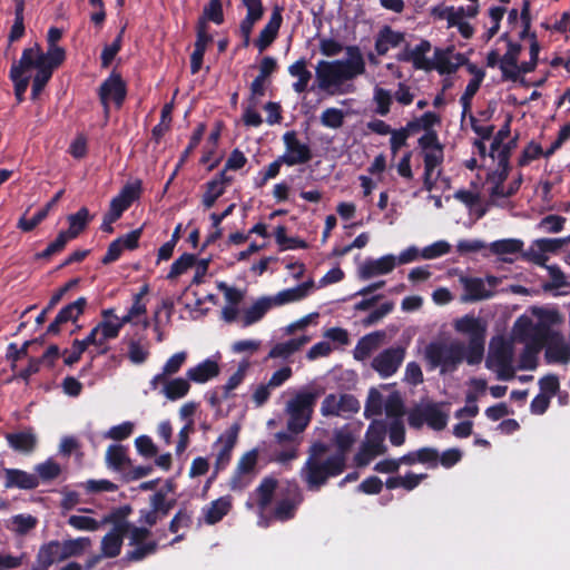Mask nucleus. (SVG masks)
<instances>
[{"label": "nucleus", "mask_w": 570, "mask_h": 570, "mask_svg": "<svg viewBox=\"0 0 570 570\" xmlns=\"http://www.w3.org/2000/svg\"><path fill=\"white\" fill-rule=\"evenodd\" d=\"M562 323V316L556 309L534 307L531 315L518 318L514 335L525 344V355L521 363L523 368L534 366V355L546 346L549 363L567 364L570 361V346L562 334L553 327Z\"/></svg>", "instance_id": "obj_1"}, {"label": "nucleus", "mask_w": 570, "mask_h": 570, "mask_svg": "<svg viewBox=\"0 0 570 570\" xmlns=\"http://www.w3.org/2000/svg\"><path fill=\"white\" fill-rule=\"evenodd\" d=\"M508 31L505 39L508 42V51L501 59V79L510 80L513 82L521 81L522 76L531 71L538 59L539 46L537 41L530 39V59L522 60L518 63L517 58L520 55V47L513 43L514 38H524L528 33L530 20L529 8L527 3L522 4L521 10L512 9L507 18Z\"/></svg>", "instance_id": "obj_2"}, {"label": "nucleus", "mask_w": 570, "mask_h": 570, "mask_svg": "<svg viewBox=\"0 0 570 570\" xmlns=\"http://www.w3.org/2000/svg\"><path fill=\"white\" fill-rule=\"evenodd\" d=\"M347 59L326 61L321 60L315 68L317 88L330 95L332 88L340 87L344 81L352 80L365 72V61L357 46L346 47Z\"/></svg>", "instance_id": "obj_3"}, {"label": "nucleus", "mask_w": 570, "mask_h": 570, "mask_svg": "<svg viewBox=\"0 0 570 570\" xmlns=\"http://www.w3.org/2000/svg\"><path fill=\"white\" fill-rule=\"evenodd\" d=\"M425 358L430 367H439L441 374L452 373L463 361L468 362V348L464 343L459 341L431 342L425 347Z\"/></svg>", "instance_id": "obj_4"}, {"label": "nucleus", "mask_w": 570, "mask_h": 570, "mask_svg": "<svg viewBox=\"0 0 570 570\" xmlns=\"http://www.w3.org/2000/svg\"><path fill=\"white\" fill-rule=\"evenodd\" d=\"M323 393L322 390H301L298 391L293 399H291L286 404V413L288 414V420L286 428L291 432H301L303 433L308 426L312 415L314 413V407L316 405L317 399Z\"/></svg>", "instance_id": "obj_5"}, {"label": "nucleus", "mask_w": 570, "mask_h": 570, "mask_svg": "<svg viewBox=\"0 0 570 570\" xmlns=\"http://www.w3.org/2000/svg\"><path fill=\"white\" fill-rule=\"evenodd\" d=\"M345 470V464L340 456H328L324 461H316L313 458H307L301 469V476L306 483L308 491H320L331 478L342 474Z\"/></svg>", "instance_id": "obj_6"}, {"label": "nucleus", "mask_w": 570, "mask_h": 570, "mask_svg": "<svg viewBox=\"0 0 570 570\" xmlns=\"http://www.w3.org/2000/svg\"><path fill=\"white\" fill-rule=\"evenodd\" d=\"M456 332L469 336L468 364H480L484 355L485 325L473 315H464L454 323Z\"/></svg>", "instance_id": "obj_7"}, {"label": "nucleus", "mask_w": 570, "mask_h": 570, "mask_svg": "<svg viewBox=\"0 0 570 570\" xmlns=\"http://www.w3.org/2000/svg\"><path fill=\"white\" fill-rule=\"evenodd\" d=\"M387 425L383 420H374L367 428L365 440L355 455L357 465L368 464L375 456L386 452L384 444Z\"/></svg>", "instance_id": "obj_8"}, {"label": "nucleus", "mask_w": 570, "mask_h": 570, "mask_svg": "<svg viewBox=\"0 0 570 570\" xmlns=\"http://www.w3.org/2000/svg\"><path fill=\"white\" fill-rule=\"evenodd\" d=\"M303 500L304 495L298 484L296 482L288 483L286 498L276 502L271 517H266L262 513L258 524L261 527L268 528L272 519L281 522L292 520Z\"/></svg>", "instance_id": "obj_9"}, {"label": "nucleus", "mask_w": 570, "mask_h": 570, "mask_svg": "<svg viewBox=\"0 0 570 570\" xmlns=\"http://www.w3.org/2000/svg\"><path fill=\"white\" fill-rule=\"evenodd\" d=\"M301 434V432H291L287 429L275 433L274 439L277 448L272 450L271 460L282 465L296 460L303 441Z\"/></svg>", "instance_id": "obj_10"}, {"label": "nucleus", "mask_w": 570, "mask_h": 570, "mask_svg": "<svg viewBox=\"0 0 570 570\" xmlns=\"http://www.w3.org/2000/svg\"><path fill=\"white\" fill-rule=\"evenodd\" d=\"M62 31L59 28L51 27L47 33L48 49L43 52L39 43H35L31 47L24 48L22 52H27L30 58L38 59L41 57L42 61L49 62L53 66H61L66 60V50L57 46V42L61 39Z\"/></svg>", "instance_id": "obj_11"}, {"label": "nucleus", "mask_w": 570, "mask_h": 570, "mask_svg": "<svg viewBox=\"0 0 570 570\" xmlns=\"http://www.w3.org/2000/svg\"><path fill=\"white\" fill-rule=\"evenodd\" d=\"M460 282L464 291L461 301L468 303L491 297L499 281L495 276H487V278L461 276Z\"/></svg>", "instance_id": "obj_12"}, {"label": "nucleus", "mask_w": 570, "mask_h": 570, "mask_svg": "<svg viewBox=\"0 0 570 570\" xmlns=\"http://www.w3.org/2000/svg\"><path fill=\"white\" fill-rule=\"evenodd\" d=\"M175 499H167L164 490L156 491L149 498V509H141L139 511L138 522L148 527H154L158 521L165 519L171 509L175 507Z\"/></svg>", "instance_id": "obj_13"}, {"label": "nucleus", "mask_w": 570, "mask_h": 570, "mask_svg": "<svg viewBox=\"0 0 570 570\" xmlns=\"http://www.w3.org/2000/svg\"><path fill=\"white\" fill-rule=\"evenodd\" d=\"M98 96L106 112L109 111L110 101H112L116 107H121L127 96V86L121 75L112 71L100 85Z\"/></svg>", "instance_id": "obj_14"}, {"label": "nucleus", "mask_w": 570, "mask_h": 570, "mask_svg": "<svg viewBox=\"0 0 570 570\" xmlns=\"http://www.w3.org/2000/svg\"><path fill=\"white\" fill-rule=\"evenodd\" d=\"M285 153L282 160H286V166L307 164L313 158V153L307 144L297 138L295 130L286 131L283 135Z\"/></svg>", "instance_id": "obj_15"}, {"label": "nucleus", "mask_w": 570, "mask_h": 570, "mask_svg": "<svg viewBox=\"0 0 570 570\" xmlns=\"http://www.w3.org/2000/svg\"><path fill=\"white\" fill-rule=\"evenodd\" d=\"M404 356L405 350L401 346L386 348L373 358L372 367L381 377H390L399 370Z\"/></svg>", "instance_id": "obj_16"}, {"label": "nucleus", "mask_w": 570, "mask_h": 570, "mask_svg": "<svg viewBox=\"0 0 570 570\" xmlns=\"http://www.w3.org/2000/svg\"><path fill=\"white\" fill-rule=\"evenodd\" d=\"M283 11L284 8L278 4L273 7L268 22L261 30L257 39L254 40V45L259 52L265 51L276 40L283 23Z\"/></svg>", "instance_id": "obj_17"}, {"label": "nucleus", "mask_w": 570, "mask_h": 570, "mask_svg": "<svg viewBox=\"0 0 570 570\" xmlns=\"http://www.w3.org/2000/svg\"><path fill=\"white\" fill-rule=\"evenodd\" d=\"M87 304V298L81 296L63 306L47 327V334L58 335L61 332V325L68 322H76L83 314Z\"/></svg>", "instance_id": "obj_18"}, {"label": "nucleus", "mask_w": 570, "mask_h": 570, "mask_svg": "<svg viewBox=\"0 0 570 570\" xmlns=\"http://www.w3.org/2000/svg\"><path fill=\"white\" fill-rule=\"evenodd\" d=\"M30 65L27 52H22L19 61L13 62L10 68L9 78L13 82L14 96L19 104L24 100V94L30 82V78L24 76V72L30 70Z\"/></svg>", "instance_id": "obj_19"}, {"label": "nucleus", "mask_w": 570, "mask_h": 570, "mask_svg": "<svg viewBox=\"0 0 570 570\" xmlns=\"http://www.w3.org/2000/svg\"><path fill=\"white\" fill-rule=\"evenodd\" d=\"M29 61L31 62L30 69H36L31 86V99L36 100L52 78L53 71L60 66L42 61L41 57H38V59L29 57Z\"/></svg>", "instance_id": "obj_20"}, {"label": "nucleus", "mask_w": 570, "mask_h": 570, "mask_svg": "<svg viewBox=\"0 0 570 570\" xmlns=\"http://www.w3.org/2000/svg\"><path fill=\"white\" fill-rule=\"evenodd\" d=\"M396 266V257L392 254L384 255L377 259L367 258L360 268V277L370 279L377 275L391 273Z\"/></svg>", "instance_id": "obj_21"}, {"label": "nucleus", "mask_w": 570, "mask_h": 570, "mask_svg": "<svg viewBox=\"0 0 570 570\" xmlns=\"http://www.w3.org/2000/svg\"><path fill=\"white\" fill-rule=\"evenodd\" d=\"M451 49L435 48L434 59L430 61L431 70L435 69L440 75H450L458 70L463 63L464 57L461 53L455 55V62L452 61Z\"/></svg>", "instance_id": "obj_22"}, {"label": "nucleus", "mask_w": 570, "mask_h": 570, "mask_svg": "<svg viewBox=\"0 0 570 570\" xmlns=\"http://www.w3.org/2000/svg\"><path fill=\"white\" fill-rule=\"evenodd\" d=\"M314 282L312 279L303 282L295 287L286 288L278 292L276 295L271 296L269 299L273 306H282L289 303L298 302L308 296L309 291L313 288Z\"/></svg>", "instance_id": "obj_23"}, {"label": "nucleus", "mask_w": 570, "mask_h": 570, "mask_svg": "<svg viewBox=\"0 0 570 570\" xmlns=\"http://www.w3.org/2000/svg\"><path fill=\"white\" fill-rule=\"evenodd\" d=\"M6 440L12 450L24 454L32 453L38 443L37 435L31 428L16 433H7Z\"/></svg>", "instance_id": "obj_24"}, {"label": "nucleus", "mask_w": 570, "mask_h": 570, "mask_svg": "<svg viewBox=\"0 0 570 570\" xmlns=\"http://www.w3.org/2000/svg\"><path fill=\"white\" fill-rule=\"evenodd\" d=\"M6 488H18L22 490H33L39 485L37 475L19 469H6Z\"/></svg>", "instance_id": "obj_25"}, {"label": "nucleus", "mask_w": 570, "mask_h": 570, "mask_svg": "<svg viewBox=\"0 0 570 570\" xmlns=\"http://www.w3.org/2000/svg\"><path fill=\"white\" fill-rule=\"evenodd\" d=\"M403 41V32L395 31L390 26H384L375 38V51L379 56H384L390 48L399 47Z\"/></svg>", "instance_id": "obj_26"}, {"label": "nucleus", "mask_w": 570, "mask_h": 570, "mask_svg": "<svg viewBox=\"0 0 570 570\" xmlns=\"http://www.w3.org/2000/svg\"><path fill=\"white\" fill-rule=\"evenodd\" d=\"M239 426L234 424L229 428L224 435L218 438V442H224L222 449L216 456V468L224 469L230 461L232 451L236 445L238 438Z\"/></svg>", "instance_id": "obj_27"}, {"label": "nucleus", "mask_w": 570, "mask_h": 570, "mask_svg": "<svg viewBox=\"0 0 570 570\" xmlns=\"http://www.w3.org/2000/svg\"><path fill=\"white\" fill-rule=\"evenodd\" d=\"M131 512L132 508L129 504L115 508L105 515L102 522L112 524V529L110 531L126 535L131 525L127 520Z\"/></svg>", "instance_id": "obj_28"}, {"label": "nucleus", "mask_w": 570, "mask_h": 570, "mask_svg": "<svg viewBox=\"0 0 570 570\" xmlns=\"http://www.w3.org/2000/svg\"><path fill=\"white\" fill-rule=\"evenodd\" d=\"M220 372L219 365L216 361L206 358L194 367H190L186 372V376L189 381L195 383H206L209 380L218 376Z\"/></svg>", "instance_id": "obj_29"}, {"label": "nucleus", "mask_w": 570, "mask_h": 570, "mask_svg": "<svg viewBox=\"0 0 570 570\" xmlns=\"http://www.w3.org/2000/svg\"><path fill=\"white\" fill-rule=\"evenodd\" d=\"M246 8V16L239 23L240 33H250L254 26L263 18L264 7L262 0H242Z\"/></svg>", "instance_id": "obj_30"}, {"label": "nucleus", "mask_w": 570, "mask_h": 570, "mask_svg": "<svg viewBox=\"0 0 570 570\" xmlns=\"http://www.w3.org/2000/svg\"><path fill=\"white\" fill-rule=\"evenodd\" d=\"M384 337L385 333L383 331H375L361 337L354 348V358L357 361L366 360L379 347Z\"/></svg>", "instance_id": "obj_31"}, {"label": "nucleus", "mask_w": 570, "mask_h": 570, "mask_svg": "<svg viewBox=\"0 0 570 570\" xmlns=\"http://www.w3.org/2000/svg\"><path fill=\"white\" fill-rule=\"evenodd\" d=\"M288 73L296 77L297 80L292 85L293 90L297 94H303L307 90L308 82L312 79V72L307 69V61L305 58L296 60L288 67Z\"/></svg>", "instance_id": "obj_32"}, {"label": "nucleus", "mask_w": 570, "mask_h": 570, "mask_svg": "<svg viewBox=\"0 0 570 570\" xmlns=\"http://www.w3.org/2000/svg\"><path fill=\"white\" fill-rule=\"evenodd\" d=\"M308 342L309 337L303 335L301 337L289 338L286 342L277 343L271 348L268 358H288Z\"/></svg>", "instance_id": "obj_33"}, {"label": "nucleus", "mask_w": 570, "mask_h": 570, "mask_svg": "<svg viewBox=\"0 0 570 570\" xmlns=\"http://www.w3.org/2000/svg\"><path fill=\"white\" fill-rule=\"evenodd\" d=\"M67 219L69 223V228L61 232L67 233V236L70 240L77 238L87 228L91 216L87 207H81L77 213L70 214Z\"/></svg>", "instance_id": "obj_34"}, {"label": "nucleus", "mask_w": 570, "mask_h": 570, "mask_svg": "<svg viewBox=\"0 0 570 570\" xmlns=\"http://www.w3.org/2000/svg\"><path fill=\"white\" fill-rule=\"evenodd\" d=\"M257 460H258V451L256 449H253L240 456V459L238 460L236 470H235V474L232 479L233 488L242 487V484H240L242 475L252 473L256 468Z\"/></svg>", "instance_id": "obj_35"}, {"label": "nucleus", "mask_w": 570, "mask_h": 570, "mask_svg": "<svg viewBox=\"0 0 570 570\" xmlns=\"http://www.w3.org/2000/svg\"><path fill=\"white\" fill-rule=\"evenodd\" d=\"M277 484L278 482L275 478L265 476L256 488L255 492L257 494V507L262 513L272 503Z\"/></svg>", "instance_id": "obj_36"}, {"label": "nucleus", "mask_w": 570, "mask_h": 570, "mask_svg": "<svg viewBox=\"0 0 570 570\" xmlns=\"http://www.w3.org/2000/svg\"><path fill=\"white\" fill-rule=\"evenodd\" d=\"M232 509V500L229 497H220L214 500L205 510V522L215 524L219 522Z\"/></svg>", "instance_id": "obj_37"}, {"label": "nucleus", "mask_w": 570, "mask_h": 570, "mask_svg": "<svg viewBox=\"0 0 570 570\" xmlns=\"http://www.w3.org/2000/svg\"><path fill=\"white\" fill-rule=\"evenodd\" d=\"M273 307L269 297L258 298L249 308H247L243 316V325L249 326L261 321L268 309Z\"/></svg>", "instance_id": "obj_38"}, {"label": "nucleus", "mask_w": 570, "mask_h": 570, "mask_svg": "<svg viewBox=\"0 0 570 570\" xmlns=\"http://www.w3.org/2000/svg\"><path fill=\"white\" fill-rule=\"evenodd\" d=\"M107 464L116 471L122 470L125 465H130L131 461L127 455V449L120 444H111L106 452Z\"/></svg>", "instance_id": "obj_39"}, {"label": "nucleus", "mask_w": 570, "mask_h": 570, "mask_svg": "<svg viewBox=\"0 0 570 570\" xmlns=\"http://www.w3.org/2000/svg\"><path fill=\"white\" fill-rule=\"evenodd\" d=\"M61 544V557L63 560L69 559L71 557L81 556L90 546L91 540L88 537H79L77 539H68Z\"/></svg>", "instance_id": "obj_40"}, {"label": "nucleus", "mask_w": 570, "mask_h": 570, "mask_svg": "<svg viewBox=\"0 0 570 570\" xmlns=\"http://www.w3.org/2000/svg\"><path fill=\"white\" fill-rule=\"evenodd\" d=\"M425 423L433 430L441 431L448 424V415L440 410L439 404L428 403L424 405Z\"/></svg>", "instance_id": "obj_41"}, {"label": "nucleus", "mask_w": 570, "mask_h": 570, "mask_svg": "<svg viewBox=\"0 0 570 570\" xmlns=\"http://www.w3.org/2000/svg\"><path fill=\"white\" fill-rule=\"evenodd\" d=\"M61 544L58 540L49 541L40 547L37 553V561H42L49 568L57 561H63L61 557Z\"/></svg>", "instance_id": "obj_42"}, {"label": "nucleus", "mask_w": 570, "mask_h": 570, "mask_svg": "<svg viewBox=\"0 0 570 570\" xmlns=\"http://www.w3.org/2000/svg\"><path fill=\"white\" fill-rule=\"evenodd\" d=\"M190 384L188 379L177 377L170 381H166L163 393L170 401H176L188 394Z\"/></svg>", "instance_id": "obj_43"}, {"label": "nucleus", "mask_w": 570, "mask_h": 570, "mask_svg": "<svg viewBox=\"0 0 570 570\" xmlns=\"http://www.w3.org/2000/svg\"><path fill=\"white\" fill-rule=\"evenodd\" d=\"M124 534L109 531L101 540V553L106 558H116L121 552Z\"/></svg>", "instance_id": "obj_44"}, {"label": "nucleus", "mask_w": 570, "mask_h": 570, "mask_svg": "<svg viewBox=\"0 0 570 570\" xmlns=\"http://www.w3.org/2000/svg\"><path fill=\"white\" fill-rule=\"evenodd\" d=\"M454 197L463 203L471 212L476 213L478 218L484 216L487 209L483 207L481 196L478 193L459 189L455 191Z\"/></svg>", "instance_id": "obj_45"}, {"label": "nucleus", "mask_w": 570, "mask_h": 570, "mask_svg": "<svg viewBox=\"0 0 570 570\" xmlns=\"http://www.w3.org/2000/svg\"><path fill=\"white\" fill-rule=\"evenodd\" d=\"M431 48V42L424 39L421 40L413 49L411 48L412 65L415 69L426 71L431 70V60L425 57V55L430 52Z\"/></svg>", "instance_id": "obj_46"}, {"label": "nucleus", "mask_w": 570, "mask_h": 570, "mask_svg": "<svg viewBox=\"0 0 570 570\" xmlns=\"http://www.w3.org/2000/svg\"><path fill=\"white\" fill-rule=\"evenodd\" d=\"M482 78L483 72L479 70L475 77L471 79L466 85L465 90L460 98V102L462 105V118H464L468 114H471L472 99L480 88Z\"/></svg>", "instance_id": "obj_47"}, {"label": "nucleus", "mask_w": 570, "mask_h": 570, "mask_svg": "<svg viewBox=\"0 0 570 570\" xmlns=\"http://www.w3.org/2000/svg\"><path fill=\"white\" fill-rule=\"evenodd\" d=\"M334 442L337 450L332 456L341 455L343 463L346 465V453L355 442L354 435L350 431L341 429L335 432Z\"/></svg>", "instance_id": "obj_48"}, {"label": "nucleus", "mask_w": 570, "mask_h": 570, "mask_svg": "<svg viewBox=\"0 0 570 570\" xmlns=\"http://www.w3.org/2000/svg\"><path fill=\"white\" fill-rule=\"evenodd\" d=\"M198 20H203L207 24L209 21L216 24H222L225 20L222 0H209L204 7L203 14Z\"/></svg>", "instance_id": "obj_49"}, {"label": "nucleus", "mask_w": 570, "mask_h": 570, "mask_svg": "<svg viewBox=\"0 0 570 570\" xmlns=\"http://www.w3.org/2000/svg\"><path fill=\"white\" fill-rule=\"evenodd\" d=\"M158 543L155 540L135 544V549L127 551L125 559L130 562H138L156 553Z\"/></svg>", "instance_id": "obj_50"}, {"label": "nucleus", "mask_w": 570, "mask_h": 570, "mask_svg": "<svg viewBox=\"0 0 570 570\" xmlns=\"http://www.w3.org/2000/svg\"><path fill=\"white\" fill-rule=\"evenodd\" d=\"M249 367V362L247 360L242 361L238 364L237 371L228 379L225 385H223V399L226 400L229 397L232 391L237 389L245 379L246 372Z\"/></svg>", "instance_id": "obj_51"}, {"label": "nucleus", "mask_w": 570, "mask_h": 570, "mask_svg": "<svg viewBox=\"0 0 570 570\" xmlns=\"http://www.w3.org/2000/svg\"><path fill=\"white\" fill-rule=\"evenodd\" d=\"M124 33L125 27L120 29L115 40L110 45L105 46V48L102 49V52L100 55L102 68H108L111 65L115 57L117 56V53L121 50Z\"/></svg>", "instance_id": "obj_52"}, {"label": "nucleus", "mask_w": 570, "mask_h": 570, "mask_svg": "<svg viewBox=\"0 0 570 570\" xmlns=\"http://www.w3.org/2000/svg\"><path fill=\"white\" fill-rule=\"evenodd\" d=\"M345 112L342 109L330 107L326 108L320 117L321 124L331 129H338L343 126Z\"/></svg>", "instance_id": "obj_53"}, {"label": "nucleus", "mask_w": 570, "mask_h": 570, "mask_svg": "<svg viewBox=\"0 0 570 570\" xmlns=\"http://www.w3.org/2000/svg\"><path fill=\"white\" fill-rule=\"evenodd\" d=\"M35 470L38 473V479L43 482H50L57 479L61 473V466L52 459L37 464Z\"/></svg>", "instance_id": "obj_54"}, {"label": "nucleus", "mask_w": 570, "mask_h": 570, "mask_svg": "<svg viewBox=\"0 0 570 570\" xmlns=\"http://www.w3.org/2000/svg\"><path fill=\"white\" fill-rule=\"evenodd\" d=\"M196 263V256L194 254L184 253L180 255L170 267V271L167 275L168 279H175L181 274H184L187 269L193 267Z\"/></svg>", "instance_id": "obj_55"}, {"label": "nucleus", "mask_w": 570, "mask_h": 570, "mask_svg": "<svg viewBox=\"0 0 570 570\" xmlns=\"http://www.w3.org/2000/svg\"><path fill=\"white\" fill-rule=\"evenodd\" d=\"M392 99L390 90L376 86L373 96V100L376 104L375 112L380 116H386L391 110Z\"/></svg>", "instance_id": "obj_56"}, {"label": "nucleus", "mask_w": 570, "mask_h": 570, "mask_svg": "<svg viewBox=\"0 0 570 570\" xmlns=\"http://www.w3.org/2000/svg\"><path fill=\"white\" fill-rule=\"evenodd\" d=\"M225 193V187L215 181H207L205 184V191L202 196V204L205 209L212 208L217 199Z\"/></svg>", "instance_id": "obj_57"}, {"label": "nucleus", "mask_w": 570, "mask_h": 570, "mask_svg": "<svg viewBox=\"0 0 570 570\" xmlns=\"http://www.w3.org/2000/svg\"><path fill=\"white\" fill-rule=\"evenodd\" d=\"M193 525V512L186 508H180L169 522L168 530L171 533H178L180 529H189Z\"/></svg>", "instance_id": "obj_58"}, {"label": "nucleus", "mask_w": 570, "mask_h": 570, "mask_svg": "<svg viewBox=\"0 0 570 570\" xmlns=\"http://www.w3.org/2000/svg\"><path fill=\"white\" fill-rule=\"evenodd\" d=\"M384 410L389 417H393V420H401L405 410L403 400L397 392H393L387 396L384 403Z\"/></svg>", "instance_id": "obj_59"}, {"label": "nucleus", "mask_w": 570, "mask_h": 570, "mask_svg": "<svg viewBox=\"0 0 570 570\" xmlns=\"http://www.w3.org/2000/svg\"><path fill=\"white\" fill-rule=\"evenodd\" d=\"M43 342L42 338H35L30 341H26L21 347H18L16 343H10L7 348V358L12 362V368L16 366V362L22 357L28 355L29 346L33 344H41Z\"/></svg>", "instance_id": "obj_60"}, {"label": "nucleus", "mask_w": 570, "mask_h": 570, "mask_svg": "<svg viewBox=\"0 0 570 570\" xmlns=\"http://www.w3.org/2000/svg\"><path fill=\"white\" fill-rule=\"evenodd\" d=\"M69 238L67 233L60 232L56 239L51 242L42 252L36 254L37 259H49L52 255L62 252Z\"/></svg>", "instance_id": "obj_61"}, {"label": "nucleus", "mask_w": 570, "mask_h": 570, "mask_svg": "<svg viewBox=\"0 0 570 570\" xmlns=\"http://www.w3.org/2000/svg\"><path fill=\"white\" fill-rule=\"evenodd\" d=\"M10 522L11 529L20 535L28 533L37 525V519L30 514L13 515Z\"/></svg>", "instance_id": "obj_62"}, {"label": "nucleus", "mask_w": 570, "mask_h": 570, "mask_svg": "<svg viewBox=\"0 0 570 570\" xmlns=\"http://www.w3.org/2000/svg\"><path fill=\"white\" fill-rule=\"evenodd\" d=\"M383 410V397L376 389H371L365 403L364 414L370 417L373 415H381Z\"/></svg>", "instance_id": "obj_63"}, {"label": "nucleus", "mask_w": 570, "mask_h": 570, "mask_svg": "<svg viewBox=\"0 0 570 570\" xmlns=\"http://www.w3.org/2000/svg\"><path fill=\"white\" fill-rule=\"evenodd\" d=\"M141 193V180L127 184L122 187L120 193L116 196L118 199L124 200L129 208L131 204L140 197Z\"/></svg>", "instance_id": "obj_64"}]
</instances>
